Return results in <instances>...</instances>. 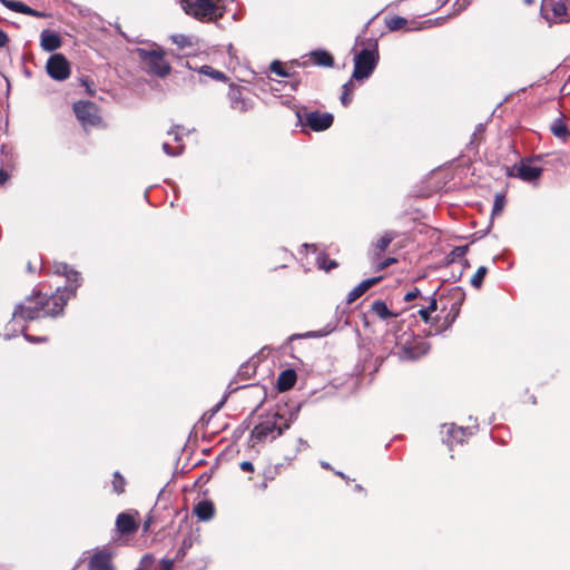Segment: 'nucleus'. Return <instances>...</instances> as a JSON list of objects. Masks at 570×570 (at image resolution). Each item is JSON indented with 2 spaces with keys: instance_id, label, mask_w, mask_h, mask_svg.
Wrapping results in <instances>:
<instances>
[{
  "instance_id": "nucleus-30",
  "label": "nucleus",
  "mask_w": 570,
  "mask_h": 570,
  "mask_svg": "<svg viewBox=\"0 0 570 570\" xmlns=\"http://www.w3.org/2000/svg\"><path fill=\"white\" fill-rule=\"evenodd\" d=\"M171 40L175 45H177L180 49L191 46L190 39L185 35H173Z\"/></svg>"
},
{
  "instance_id": "nucleus-27",
  "label": "nucleus",
  "mask_w": 570,
  "mask_h": 570,
  "mask_svg": "<svg viewBox=\"0 0 570 570\" xmlns=\"http://www.w3.org/2000/svg\"><path fill=\"white\" fill-rule=\"evenodd\" d=\"M488 273L485 266H480L471 278V285L475 288H480L483 284V279Z\"/></svg>"
},
{
  "instance_id": "nucleus-25",
  "label": "nucleus",
  "mask_w": 570,
  "mask_h": 570,
  "mask_svg": "<svg viewBox=\"0 0 570 570\" xmlns=\"http://www.w3.org/2000/svg\"><path fill=\"white\" fill-rule=\"evenodd\" d=\"M407 23V20L400 16H394L391 18L385 19V26L390 31H396L405 27Z\"/></svg>"
},
{
  "instance_id": "nucleus-8",
  "label": "nucleus",
  "mask_w": 570,
  "mask_h": 570,
  "mask_svg": "<svg viewBox=\"0 0 570 570\" xmlns=\"http://www.w3.org/2000/svg\"><path fill=\"white\" fill-rule=\"evenodd\" d=\"M476 429L474 426H456L454 423L443 424L441 433L443 434L442 441L445 443L450 450L454 443L463 444L465 440L473 434V430Z\"/></svg>"
},
{
  "instance_id": "nucleus-10",
  "label": "nucleus",
  "mask_w": 570,
  "mask_h": 570,
  "mask_svg": "<svg viewBox=\"0 0 570 570\" xmlns=\"http://www.w3.org/2000/svg\"><path fill=\"white\" fill-rule=\"evenodd\" d=\"M47 73L57 81H63L70 76V65L61 53L50 56L46 65Z\"/></svg>"
},
{
  "instance_id": "nucleus-21",
  "label": "nucleus",
  "mask_w": 570,
  "mask_h": 570,
  "mask_svg": "<svg viewBox=\"0 0 570 570\" xmlns=\"http://www.w3.org/2000/svg\"><path fill=\"white\" fill-rule=\"evenodd\" d=\"M296 373L294 370H284L277 379V387L281 392L288 391L296 383Z\"/></svg>"
},
{
  "instance_id": "nucleus-16",
  "label": "nucleus",
  "mask_w": 570,
  "mask_h": 570,
  "mask_svg": "<svg viewBox=\"0 0 570 570\" xmlns=\"http://www.w3.org/2000/svg\"><path fill=\"white\" fill-rule=\"evenodd\" d=\"M382 279V276H376L372 278H367L362 281L357 286H355L346 297L347 303H353L358 297H361L366 291H368L372 286L377 284Z\"/></svg>"
},
{
  "instance_id": "nucleus-46",
  "label": "nucleus",
  "mask_w": 570,
  "mask_h": 570,
  "mask_svg": "<svg viewBox=\"0 0 570 570\" xmlns=\"http://www.w3.org/2000/svg\"><path fill=\"white\" fill-rule=\"evenodd\" d=\"M353 80H354V79L352 78V79H350L346 83H344V85H343V91H344V92L350 94V92H352V91H353V88H354Z\"/></svg>"
},
{
  "instance_id": "nucleus-44",
  "label": "nucleus",
  "mask_w": 570,
  "mask_h": 570,
  "mask_svg": "<svg viewBox=\"0 0 570 570\" xmlns=\"http://www.w3.org/2000/svg\"><path fill=\"white\" fill-rule=\"evenodd\" d=\"M424 308H425L430 314H431L432 312L436 311V308H438V302H436V299L432 296V297L430 298V304H429V306H426V307H424Z\"/></svg>"
},
{
  "instance_id": "nucleus-36",
  "label": "nucleus",
  "mask_w": 570,
  "mask_h": 570,
  "mask_svg": "<svg viewBox=\"0 0 570 570\" xmlns=\"http://www.w3.org/2000/svg\"><path fill=\"white\" fill-rule=\"evenodd\" d=\"M174 567V561L171 559H161L159 562L158 570H171Z\"/></svg>"
},
{
  "instance_id": "nucleus-9",
  "label": "nucleus",
  "mask_w": 570,
  "mask_h": 570,
  "mask_svg": "<svg viewBox=\"0 0 570 570\" xmlns=\"http://www.w3.org/2000/svg\"><path fill=\"white\" fill-rule=\"evenodd\" d=\"M73 112L83 127L98 126L101 122L98 108L91 101L75 102Z\"/></svg>"
},
{
  "instance_id": "nucleus-28",
  "label": "nucleus",
  "mask_w": 570,
  "mask_h": 570,
  "mask_svg": "<svg viewBox=\"0 0 570 570\" xmlns=\"http://www.w3.org/2000/svg\"><path fill=\"white\" fill-rule=\"evenodd\" d=\"M125 484H126V481H125L124 476L119 472H115L114 480H112L114 491L117 494L122 493L125 491Z\"/></svg>"
},
{
  "instance_id": "nucleus-26",
  "label": "nucleus",
  "mask_w": 570,
  "mask_h": 570,
  "mask_svg": "<svg viewBox=\"0 0 570 570\" xmlns=\"http://www.w3.org/2000/svg\"><path fill=\"white\" fill-rule=\"evenodd\" d=\"M316 264L320 269L331 271L337 266V263L333 259H328L327 256L323 253H320L316 256Z\"/></svg>"
},
{
  "instance_id": "nucleus-41",
  "label": "nucleus",
  "mask_w": 570,
  "mask_h": 570,
  "mask_svg": "<svg viewBox=\"0 0 570 570\" xmlns=\"http://www.w3.org/2000/svg\"><path fill=\"white\" fill-rule=\"evenodd\" d=\"M417 313L426 324L431 322V314L425 308H420Z\"/></svg>"
},
{
  "instance_id": "nucleus-60",
  "label": "nucleus",
  "mask_w": 570,
  "mask_h": 570,
  "mask_svg": "<svg viewBox=\"0 0 570 570\" xmlns=\"http://www.w3.org/2000/svg\"><path fill=\"white\" fill-rule=\"evenodd\" d=\"M136 570H140V569H136Z\"/></svg>"
},
{
  "instance_id": "nucleus-6",
  "label": "nucleus",
  "mask_w": 570,
  "mask_h": 570,
  "mask_svg": "<svg viewBox=\"0 0 570 570\" xmlns=\"http://www.w3.org/2000/svg\"><path fill=\"white\" fill-rule=\"evenodd\" d=\"M540 16L549 26L570 21V0H542Z\"/></svg>"
},
{
  "instance_id": "nucleus-24",
  "label": "nucleus",
  "mask_w": 570,
  "mask_h": 570,
  "mask_svg": "<svg viewBox=\"0 0 570 570\" xmlns=\"http://www.w3.org/2000/svg\"><path fill=\"white\" fill-rule=\"evenodd\" d=\"M198 72L205 76H209L210 78L218 80V81H225L227 79L226 75L219 70L214 69L210 66H202L198 69Z\"/></svg>"
},
{
  "instance_id": "nucleus-5",
  "label": "nucleus",
  "mask_w": 570,
  "mask_h": 570,
  "mask_svg": "<svg viewBox=\"0 0 570 570\" xmlns=\"http://www.w3.org/2000/svg\"><path fill=\"white\" fill-rule=\"evenodd\" d=\"M184 11L200 21H214L223 17V12L213 0H179Z\"/></svg>"
},
{
  "instance_id": "nucleus-12",
  "label": "nucleus",
  "mask_w": 570,
  "mask_h": 570,
  "mask_svg": "<svg viewBox=\"0 0 570 570\" xmlns=\"http://www.w3.org/2000/svg\"><path fill=\"white\" fill-rule=\"evenodd\" d=\"M543 169L538 166H532L529 160H522L520 164L514 165L508 170V175L518 177L525 183H532L540 178Z\"/></svg>"
},
{
  "instance_id": "nucleus-11",
  "label": "nucleus",
  "mask_w": 570,
  "mask_h": 570,
  "mask_svg": "<svg viewBox=\"0 0 570 570\" xmlns=\"http://www.w3.org/2000/svg\"><path fill=\"white\" fill-rule=\"evenodd\" d=\"M430 350V344L422 338H414L403 344L397 354L402 361H416L424 356Z\"/></svg>"
},
{
  "instance_id": "nucleus-31",
  "label": "nucleus",
  "mask_w": 570,
  "mask_h": 570,
  "mask_svg": "<svg viewBox=\"0 0 570 570\" xmlns=\"http://www.w3.org/2000/svg\"><path fill=\"white\" fill-rule=\"evenodd\" d=\"M504 206V196L497 194L493 203L492 215L499 214Z\"/></svg>"
},
{
  "instance_id": "nucleus-40",
  "label": "nucleus",
  "mask_w": 570,
  "mask_h": 570,
  "mask_svg": "<svg viewBox=\"0 0 570 570\" xmlns=\"http://www.w3.org/2000/svg\"><path fill=\"white\" fill-rule=\"evenodd\" d=\"M179 126H174L168 130V135H174V140L179 142L181 140L180 134H179Z\"/></svg>"
},
{
  "instance_id": "nucleus-19",
  "label": "nucleus",
  "mask_w": 570,
  "mask_h": 570,
  "mask_svg": "<svg viewBox=\"0 0 570 570\" xmlns=\"http://www.w3.org/2000/svg\"><path fill=\"white\" fill-rule=\"evenodd\" d=\"M194 512L199 520L209 521L214 517V504L208 500H202L195 505Z\"/></svg>"
},
{
  "instance_id": "nucleus-2",
  "label": "nucleus",
  "mask_w": 570,
  "mask_h": 570,
  "mask_svg": "<svg viewBox=\"0 0 570 570\" xmlns=\"http://www.w3.org/2000/svg\"><path fill=\"white\" fill-rule=\"evenodd\" d=\"M293 414L291 415V419H286L279 412L267 414L266 417L252 430V442H263L268 438L271 440H275L291 426Z\"/></svg>"
},
{
  "instance_id": "nucleus-54",
  "label": "nucleus",
  "mask_w": 570,
  "mask_h": 570,
  "mask_svg": "<svg viewBox=\"0 0 570 570\" xmlns=\"http://www.w3.org/2000/svg\"><path fill=\"white\" fill-rule=\"evenodd\" d=\"M335 474H336V475H338V476H341V478H343V479H345V480H347V481L350 480V479H348V476H346V475H345L343 472H341V471H336V472H335Z\"/></svg>"
},
{
  "instance_id": "nucleus-38",
  "label": "nucleus",
  "mask_w": 570,
  "mask_h": 570,
  "mask_svg": "<svg viewBox=\"0 0 570 570\" xmlns=\"http://www.w3.org/2000/svg\"><path fill=\"white\" fill-rule=\"evenodd\" d=\"M395 262H396L395 258L389 257L385 261H383V262L377 264V271H383V269H385L386 267H389L390 265H392Z\"/></svg>"
},
{
  "instance_id": "nucleus-4",
  "label": "nucleus",
  "mask_w": 570,
  "mask_h": 570,
  "mask_svg": "<svg viewBox=\"0 0 570 570\" xmlns=\"http://www.w3.org/2000/svg\"><path fill=\"white\" fill-rule=\"evenodd\" d=\"M296 118L297 126H301L302 132H307V129L316 132L324 131L334 121V116L331 112L308 111L306 108L296 110Z\"/></svg>"
},
{
  "instance_id": "nucleus-7",
  "label": "nucleus",
  "mask_w": 570,
  "mask_h": 570,
  "mask_svg": "<svg viewBox=\"0 0 570 570\" xmlns=\"http://www.w3.org/2000/svg\"><path fill=\"white\" fill-rule=\"evenodd\" d=\"M136 52L149 72L160 78L169 75L171 67L165 59V52L163 50H148L145 48H138Z\"/></svg>"
},
{
  "instance_id": "nucleus-37",
  "label": "nucleus",
  "mask_w": 570,
  "mask_h": 570,
  "mask_svg": "<svg viewBox=\"0 0 570 570\" xmlns=\"http://www.w3.org/2000/svg\"><path fill=\"white\" fill-rule=\"evenodd\" d=\"M420 293H421L420 289L417 287H415L413 291H410L409 293H406L404 295V301L412 302L420 295Z\"/></svg>"
},
{
  "instance_id": "nucleus-14",
  "label": "nucleus",
  "mask_w": 570,
  "mask_h": 570,
  "mask_svg": "<svg viewBox=\"0 0 570 570\" xmlns=\"http://www.w3.org/2000/svg\"><path fill=\"white\" fill-rule=\"evenodd\" d=\"M112 553L107 550L96 552L89 560V570H115Z\"/></svg>"
},
{
  "instance_id": "nucleus-29",
  "label": "nucleus",
  "mask_w": 570,
  "mask_h": 570,
  "mask_svg": "<svg viewBox=\"0 0 570 570\" xmlns=\"http://www.w3.org/2000/svg\"><path fill=\"white\" fill-rule=\"evenodd\" d=\"M184 145H178L177 147L173 148L168 142L163 144L164 153L170 157L180 156L184 153Z\"/></svg>"
},
{
  "instance_id": "nucleus-58",
  "label": "nucleus",
  "mask_w": 570,
  "mask_h": 570,
  "mask_svg": "<svg viewBox=\"0 0 570 570\" xmlns=\"http://www.w3.org/2000/svg\"><path fill=\"white\" fill-rule=\"evenodd\" d=\"M532 2H533L532 0H524L525 4H531Z\"/></svg>"
},
{
  "instance_id": "nucleus-35",
  "label": "nucleus",
  "mask_w": 570,
  "mask_h": 570,
  "mask_svg": "<svg viewBox=\"0 0 570 570\" xmlns=\"http://www.w3.org/2000/svg\"><path fill=\"white\" fill-rule=\"evenodd\" d=\"M3 6L14 12H18L21 6V1L17 0H1Z\"/></svg>"
},
{
  "instance_id": "nucleus-57",
  "label": "nucleus",
  "mask_w": 570,
  "mask_h": 570,
  "mask_svg": "<svg viewBox=\"0 0 570 570\" xmlns=\"http://www.w3.org/2000/svg\"><path fill=\"white\" fill-rule=\"evenodd\" d=\"M148 527H149V522H145L144 530L146 531L148 529Z\"/></svg>"
},
{
  "instance_id": "nucleus-50",
  "label": "nucleus",
  "mask_w": 570,
  "mask_h": 570,
  "mask_svg": "<svg viewBox=\"0 0 570 570\" xmlns=\"http://www.w3.org/2000/svg\"><path fill=\"white\" fill-rule=\"evenodd\" d=\"M30 9L31 8L29 6H27L23 2H21V6H20V9H19L18 13L29 14Z\"/></svg>"
},
{
  "instance_id": "nucleus-52",
  "label": "nucleus",
  "mask_w": 570,
  "mask_h": 570,
  "mask_svg": "<svg viewBox=\"0 0 570 570\" xmlns=\"http://www.w3.org/2000/svg\"><path fill=\"white\" fill-rule=\"evenodd\" d=\"M303 247L304 248H308V249H312L313 253H316V246L314 244L309 245V244H303Z\"/></svg>"
},
{
  "instance_id": "nucleus-45",
  "label": "nucleus",
  "mask_w": 570,
  "mask_h": 570,
  "mask_svg": "<svg viewBox=\"0 0 570 570\" xmlns=\"http://www.w3.org/2000/svg\"><path fill=\"white\" fill-rule=\"evenodd\" d=\"M351 100H352V98H351L350 94L343 91V94L341 96L342 105L346 107L350 105Z\"/></svg>"
},
{
  "instance_id": "nucleus-43",
  "label": "nucleus",
  "mask_w": 570,
  "mask_h": 570,
  "mask_svg": "<svg viewBox=\"0 0 570 570\" xmlns=\"http://www.w3.org/2000/svg\"><path fill=\"white\" fill-rule=\"evenodd\" d=\"M240 469L245 472H253L254 471V465L252 462L249 461H243L240 464H239Z\"/></svg>"
},
{
  "instance_id": "nucleus-47",
  "label": "nucleus",
  "mask_w": 570,
  "mask_h": 570,
  "mask_svg": "<svg viewBox=\"0 0 570 570\" xmlns=\"http://www.w3.org/2000/svg\"><path fill=\"white\" fill-rule=\"evenodd\" d=\"M28 16H31V17H36V18H45L47 17V14L45 12H41V11H37L35 9H30V12Z\"/></svg>"
},
{
  "instance_id": "nucleus-34",
  "label": "nucleus",
  "mask_w": 570,
  "mask_h": 570,
  "mask_svg": "<svg viewBox=\"0 0 570 570\" xmlns=\"http://www.w3.org/2000/svg\"><path fill=\"white\" fill-rule=\"evenodd\" d=\"M333 327L331 328H325V330H322V331H312V332H307L303 335V337H323V336H326L327 334L332 333L333 332Z\"/></svg>"
},
{
  "instance_id": "nucleus-59",
  "label": "nucleus",
  "mask_w": 570,
  "mask_h": 570,
  "mask_svg": "<svg viewBox=\"0 0 570 570\" xmlns=\"http://www.w3.org/2000/svg\"><path fill=\"white\" fill-rule=\"evenodd\" d=\"M149 558H150V556H145V557L142 558V561H144V560H146V559H149Z\"/></svg>"
},
{
  "instance_id": "nucleus-49",
  "label": "nucleus",
  "mask_w": 570,
  "mask_h": 570,
  "mask_svg": "<svg viewBox=\"0 0 570 570\" xmlns=\"http://www.w3.org/2000/svg\"><path fill=\"white\" fill-rule=\"evenodd\" d=\"M9 178L8 173L4 169H0V185H3Z\"/></svg>"
},
{
  "instance_id": "nucleus-18",
  "label": "nucleus",
  "mask_w": 570,
  "mask_h": 570,
  "mask_svg": "<svg viewBox=\"0 0 570 570\" xmlns=\"http://www.w3.org/2000/svg\"><path fill=\"white\" fill-rule=\"evenodd\" d=\"M116 528L121 534H131L136 532L137 524L130 514L122 512L117 517Z\"/></svg>"
},
{
  "instance_id": "nucleus-15",
  "label": "nucleus",
  "mask_w": 570,
  "mask_h": 570,
  "mask_svg": "<svg viewBox=\"0 0 570 570\" xmlns=\"http://www.w3.org/2000/svg\"><path fill=\"white\" fill-rule=\"evenodd\" d=\"M395 236L396 235L394 232H385L376 242L372 243L370 255L372 256L373 261H376L381 257V255L393 242Z\"/></svg>"
},
{
  "instance_id": "nucleus-3",
  "label": "nucleus",
  "mask_w": 570,
  "mask_h": 570,
  "mask_svg": "<svg viewBox=\"0 0 570 570\" xmlns=\"http://www.w3.org/2000/svg\"><path fill=\"white\" fill-rule=\"evenodd\" d=\"M366 42V47L362 48L354 56L352 78L357 81L370 78L380 60L377 41L368 39Z\"/></svg>"
},
{
  "instance_id": "nucleus-17",
  "label": "nucleus",
  "mask_w": 570,
  "mask_h": 570,
  "mask_svg": "<svg viewBox=\"0 0 570 570\" xmlns=\"http://www.w3.org/2000/svg\"><path fill=\"white\" fill-rule=\"evenodd\" d=\"M40 46L45 51L51 52L61 47V39L56 32L43 30L40 35Z\"/></svg>"
},
{
  "instance_id": "nucleus-42",
  "label": "nucleus",
  "mask_w": 570,
  "mask_h": 570,
  "mask_svg": "<svg viewBox=\"0 0 570 570\" xmlns=\"http://www.w3.org/2000/svg\"><path fill=\"white\" fill-rule=\"evenodd\" d=\"M23 336L28 342H31V343L45 342L47 340L46 337H37V336H32L27 333H23Z\"/></svg>"
},
{
  "instance_id": "nucleus-53",
  "label": "nucleus",
  "mask_w": 570,
  "mask_h": 570,
  "mask_svg": "<svg viewBox=\"0 0 570 570\" xmlns=\"http://www.w3.org/2000/svg\"><path fill=\"white\" fill-rule=\"evenodd\" d=\"M249 368V365L248 364H244L240 366L239 371H238V375H243V371H247Z\"/></svg>"
},
{
  "instance_id": "nucleus-13",
  "label": "nucleus",
  "mask_w": 570,
  "mask_h": 570,
  "mask_svg": "<svg viewBox=\"0 0 570 570\" xmlns=\"http://www.w3.org/2000/svg\"><path fill=\"white\" fill-rule=\"evenodd\" d=\"M229 106L238 112H247L253 108V100L244 96V88L230 85L227 94Z\"/></svg>"
},
{
  "instance_id": "nucleus-23",
  "label": "nucleus",
  "mask_w": 570,
  "mask_h": 570,
  "mask_svg": "<svg viewBox=\"0 0 570 570\" xmlns=\"http://www.w3.org/2000/svg\"><path fill=\"white\" fill-rule=\"evenodd\" d=\"M372 312L377 315L381 320H386L394 314L387 308L383 301H375L372 304Z\"/></svg>"
},
{
  "instance_id": "nucleus-20",
  "label": "nucleus",
  "mask_w": 570,
  "mask_h": 570,
  "mask_svg": "<svg viewBox=\"0 0 570 570\" xmlns=\"http://www.w3.org/2000/svg\"><path fill=\"white\" fill-rule=\"evenodd\" d=\"M309 57L313 63L320 67H333L334 65V59L332 55L323 49L311 51Z\"/></svg>"
},
{
  "instance_id": "nucleus-33",
  "label": "nucleus",
  "mask_w": 570,
  "mask_h": 570,
  "mask_svg": "<svg viewBox=\"0 0 570 570\" xmlns=\"http://www.w3.org/2000/svg\"><path fill=\"white\" fill-rule=\"evenodd\" d=\"M468 250V246L464 245V246H456L452 249L450 256H451V259L454 261L455 258H462L464 257L465 253Z\"/></svg>"
},
{
  "instance_id": "nucleus-39",
  "label": "nucleus",
  "mask_w": 570,
  "mask_h": 570,
  "mask_svg": "<svg viewBox=\"0 0 570 570\" xmlns=\"http://www.w3.org/2000/svg\"><path fill=\"white\" fill-rule=\"evenodd\" d=\"M453 321H454V316H453L451 320H449V318L446 317V318H445L446 325H445L442 330H441V328H435V331H434V332L430 331V332H429V335H435V334H440V333H442L443 331H446V330L451 326V324L453 323Z\"/></svg>"
},
{
  "instance_id": "nucleus-32",
  "label": "nucleus",
  "mask_w": 570,
  "mask_h": 570,
  "mask_svg": "<svg viewBox=\"0 0 570 570\" xmlns=\"http://www.w3.org/2000/svg\"><path fill=\"white\" fill-rule=\"evenodd\" d=\"M271 71L281 76V77H287L288 73L285 71L282 62L275 60L271 63Z\"/></svg>"
},
{
  "instance_id": "nucleus-56",
  "label": "nucleus",
  "mask_w": 570,
  "mask_h": 570,
  "mask_svg": "<svg viewBox=\"0 0 570 570\" xmlns=\"http://www.w3.org/2000/svg\"><path fill=\"white\" fill-rule=\"evenodd\" d=\"M355 491L362 492L363 491V487L360 485V484H356L355 485Z\"/></svg>"
},
{
  "instance_id": "nucleus-48",
  "label": "nucleus",
  "mask_w": 570,
  "mask_h": 570,
  "mask_svg": "<svg viewBox=\"0 0 570 570\" xmlns=\"http://www.w3.org/2000/svg\"><path fill=\"white\" fill-rule=\"evenodd\" d=\"M8 42V36L0 29V48L4 47Z\"/></svg>"
},
{
  "instance_id": "nucleus-22",
  "label": "nucleus",
  "mask_w": 570,
  "mask_h": 570,
  "mask_svg": "<svg viewBox=\"0 0 570 570\" xmlns=\"http://www.w3.org/2000/svg\"><path fill=\"white\" fill-rule=\"evenodd\" d=\"M550 129L557 138L564 139L569 135L568 127L561 118L554 119Z\"/></svg>"
},
{
  "instance_id": "nucleus-1",
  "label": "nucleus",
  "mask_w": 570,
  "mask_h": 570,
  "mask_svg": "<svg viewBox=\"0 0 570 570\" xmlns=\"http://www.w3.org/2000/svg\"><path fill=\"white\" fill-rule=\"evenodd\" d=\"M56 273L66 277L67 284L61 289L51 296H46L40 293L35 296H28L26 299L18 304L13 311L10 324L19 326L24 332V323L33 321L43 316H52L61 314L68 299L75 296L78 286L80 285V274L69 267L66 263H60L56 267Z\"/></svg>"
},
{
  "instance_id": "nucleus-51",
  "label": "nucleus",
  "mask_w": 570,
  "mask_h": 570,
  "mask_svg": "<svg viewBox=\"0 0 570 570\" xmlns=\"http://www.w3.org/2000/svg\"><path fill=\"white\" fill-rule=\"evenodd\" d=\"M225 403V399H223L219 403H217L213 409V414L220 410L223 404Z\"/></svg>"
},
{
  "instance_id": "nucleus-55",
  "label": "nucleus",
  "mask_w": 570,
  "mask_h": 570,
  "mask_svg": "<svg viewBox=\"0 0 570 570\" xmlns=\"http://www.w3.org/2000/svg\"><path fill=\"white\" fill-rule=\"evenodd\" d=\"M321 465H322V468H324V469H326V470L332 469V468H331V465H330V463L324 462V461H322V462H321Z\"/></svg>"
}]
</instances>
